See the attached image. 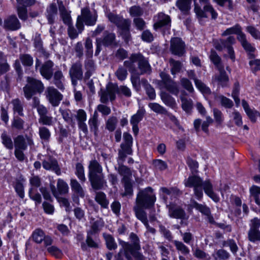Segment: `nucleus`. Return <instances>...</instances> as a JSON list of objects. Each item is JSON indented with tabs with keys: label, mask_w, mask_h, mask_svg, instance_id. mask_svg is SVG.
Returning <instances> with one entry per match:
<instances>
[{
	"label": "nucleus",
	"mask_w": 260,
	"mask_h": 260,
	"mask_svg": "<svg viewBox=\"0 0 260 260\" xmlns=\"http://www.w3.org/2000/svg\"><path fill=\"white\" fill-rule=\"evenodd\" d=\"M184 185L186 187L193 188L194 194L199 200L203 197L204 189L205 194L213 201L218 202L219 201V197L213 191V185L209 179L203 181L200 177L192 175L184 180Z\"/></svg>",
	"instance_id": "obj_1"
},
{
	"label": "nucleus",
	"mask_w": 260,
	"mask_h": 260,
	"mask_svg": "<svg viewBox=\"0 0 260 260\" xmlns=\"http://www.w3.org/2000/svg\"><path fill=\"white\" fill-rule=\"evenodd\" d=\"M123 140L124 142L121 144L120 149L118 150L117 162L119 167L117 171L118 173L123 177V179L126 180L131 176L132 174L130 169L123 165V163L127 155L132 154L133 138L129 134L124 133Z\"/></svg>",
	"instance_id": "obj_2"
},
{
	"label": "nucleus",
	"mask_w": 260,
	"mask_h": 260,
	"mask_svg": "<svg viewBox=\"0 0 260 260\" xmlns=\"http://www.w3.org/2000/svg\"><path fill=\"white\" fill-rule=\"evenodd\" d=\"M88 169V178L92 187L95 190L102 189L106 183L102 166L93 159L89 161Z\"/></svg>",
	"instance_id": "obj_3"
},
{
	"label": "nucleus",
	"mask_w": 260,
	"mask_h": 260,
	"mask_svg": "<svg viewBox=\"0 0 260 260\" xmlns=\"http://www.w3.org/2000/svg\"><path fill=\"white\" fill-rule=\"evenodd\" d=\"M98 15L96 12L92 14L88 8H84L81 10V14L77 18L76 26L82 32L84 30V25L93 26L97 21Z\"/></svg>",
	"instance_id": "obj_4"
},
{
	"label": "nucleus",
	"mask_w": 260,
	"mask_h": 260,
	"mask_svg": "<svg viewBox=\"0 0 260 260\" xmlns=\"http://www.w3.org/2000/svg\"><path fill=\"white\" fill-rule=\"evenodd\" d=\"M156 201V197L153 189L149 187L140 190L137 197V205L143 207L145 209L152 207Z\"/></svg>",
	"instance_id": "obj_5"
},
{
	"label": "nucleus",
	"mask_w": 260,
	"mask_h": 260,
	"mask_svg": "<svg viewBox=\"0 0 260 260\" xmlns=\"http://www.w3.org/2000/svg\"><path fill=\"white\" fill-rule=\"evenodd\" d=\"M27 84L23 87V92L27 100H30L36 93H42L44 90L42 82L32 77L27 78Z\"/></svg>",
	"instance_id": "obj_6"
},
{
	"label": "nucleus",
	"mask_w": 260,
	"mask_h": 260,
	"mask_svg": "<svg viewBox=\"0 0 260 260\" xmlns=\"http://www.w3.org/2000/svg\"><path fill=\"white\" fill-rule=\"evenodd\" d=\"M235 43V38L233 36H230L225 40L220 39L215 41L214 45L216 49L218 51H221L224 48H226L230 58L234 61L235 59V56L233 48L231 45Z\"/></svg>",
	"instance_id": "obj_7"
},
{
	"label": "nucleus",
	"mask_w": 260,
	"mask_h": 260,
	"mask_svg": "<svg viewBox=\"0 0 260 260\" xmlns=\"http://www.w3.org/2000/svg\"><path fill=\"white\" fill-rule=\"evenodd\" d=\"M47 100L53 107L58 106L63 99V95L53 86H48L45 91Z\"/></svg>",
	"instance_id": "obj_8"
},
{
	"label": "nucleus",
	"mask_w": 260,
	"mask_h": 260,
	"mask_svg": "<svg viewBox=\"0 0 260 260\" xmlns=\"http://www.w3.org/2000/svg\"><path fill=\"white\" fill-rule=\"evenodd\" d=\"M160 76L161 78V80L159 82L160 87L165 88L174 95H177L179 90L177 83L171 79L169 75L165 73H161Z\"/></svg>",
	"instance_id": "obj_9"
},
{
	"label": "nucleus",
	"mask_w": 260,
	"mask_h": 260,
	"mask_svg": "<svg viewBox=\"0 0 260 260\" xmlns=\"http://www.w3.org/2000/svg\"><path fill=\"white\" fill-rule=\"evenodd\" d=\"M250 229L248 232V239L252 242L260 241V220L257 217H254L250 220Z\"/></svg>",
	"instance_id": "obj_10"
},
{
	"label": "nucleus",
	"mask_w": 260,
	"mask_h": 260,
	"mask_svg": "<svg viewBox=\"0 0 260 260\" xmlns=\"http://www.w3.org/2000/svg\"><path fill=\"white\" fill-rule=\"evenodd\" d=\"M170 51L171 53L179 57L185 53V43L179 38H173L171 40Z\"/></svg>",
	"instance_id": "obj_11"
},
{
	"label": "nucleus",
	"mask_w": 260,
	"mask_h": 260,
	"mask_svg": "<svg viewBox=\"0 0 260 260\" xmlns=\"http://www.w3.org/2000/svg\"><path fill=\"white\" fill-rule=\"evenodd\" d=\"M82 66L80 61L76 62L72 65L69 70V75L72 84L75 86L77 81L82 80L83 78Z\"/></svg>",
	"instance_id": "obj_12"
},
{
	"label": "nucleus",
	"mask_w": 260,
	"mask_h": 260,
	"mask_svg": "<svg viewBox=\"0 0 260 260\" xmlns=\"http://www.w3.org/2000/svg\"><path fill=\"white\" fill-rule=\"evenodd\" d=\"M15 148L26 150L27 146L34 145V141L31 136L18 135L14 139Z\"/></svg>",
	"instance_id": "obj_13"
},
{
	"label": "nucleus",
	"mask_w": 260,
	"mask_h": 260,
	"mask_svg": "<svg viewBox=\"0 0 260 260\" xmlns=\"http://www.w3.org/2000/svg\"><path fill=\"white\" fill-rule=\"evenodd\" d=\"M167 207L168 209V215L171 218L181 220L187 219L188 216L186 215L185 211L181 207L170 204L167 205Z\"/></svg>",
	"instance_id": "obj_14"
},
{
	"label": "nucleus",
	"mask_w": 260,
	"mask_h": 260,
	"mask_svg": "<svg viewBox=\"0 0 260 260\" xmlns=\"http://www.w3.org/2000/svg\"><path fill=\"white\" fill-rule=\"evenodd\" d=\"M42 166L45 170L53 171L57 175L61 174L60 169L57 160L51 156H48L43 160Z\"/></svg>",
	"instance_id": "obj_15"
},
{
	"label": "nucleus",
	"mask_w": 260,
	"mask_h": 260,
	"mask_svg": "<svg viewBox=\"0 0 260 260\" xmlns=\"http://www.w3.org/2000/svg\"><path fill=\"white\" fill-rule=\"evenodd\" d=\"M194 12L196 14L200 17L207 18L208 17L207 13H210L211 17L213 19H215L217 17V13L210 4H206L203 9H202L200 7L195 5Z\"/></svg>",
	"instance_id": "obj_16"
},
{
	"label": "nucleus",
	"mask_w": 260,
	"mask_h": 260,
	"mask_svg": "<svg viewBox=\"0 0 260 260\" xmlns=\"http://www.w3.org/2000/svg\"><path fill=\"white\" fill-rule=\"evenodd\" d=\"M188 77L194 81L196 87L204 94H210L211 93L210 89L207 87L201 80L197 78L195 72L193 70L187 71Z\"/></svg>",
	"instance_id": "obj_17"
},
{
	"label": "nucleus",
	"mask_w": 260,
	"mask_h": 260,
	"mask_svg": "<svg viewBox=\"0 0 260 260\" xmlns=\"http://www.w3.org/2000/svg\"><path fill=\"white\" fill-rule=\"evenodd\" d=\"M119 244L121 247L117 255L121 257L124 256L126 260H132V255H133L135 251L132 245L123 241H120Z\"/></svg>",
	"instance_id": "obj_18"
},
{
	"label": "nucleus",
	"mask_w": 260,
	"mask_h": 260,
	"mask_svg": "<svg viewBox=\"0 0 260 260\" xmlns=\"http://www.w3.org/2000/svg\"><path fill=\"white\" fill-rule=\"evenodd\" d=\"M155 23L153 25L154 29H157L165 26L170 25L171 18L170 16L163 13H159L154 17Z\"/></svg>",
	"instance_id": "obj_19"
},
{
	"label": "nucleus",
	"mask_w": 260,
	"mask_h": 260,
	"mask_svg": "<svg viewBox=\"0 0 260 260\" xmlns=\"http://www.w3.org/2000/svg\"><path fill=\"white\" fill-rule=\"evenodd\" d=\"M145 111L141 109L138 110L137 112L133 115L130 120V123L133 126V131L135 135H137L139 132L138 124L141 121L145 114Z\"/></svg>",
	"instance_id": "obj_20"
},
{
	"label": "nucleus",
	"mask_w": 260,
	"mask_h": 260,
	"mask_svg": "<svg viewBox=\"0 0 260 260\" xmlns=\"http://www.w3.org/2000/svg\"><path fill=\"white\" fill-rule=\"evenodd\" d=\"M57 4L60 17L63 23L67 25L70 24L72 22V18L70 14L71 12L66 9L62 1L57 0Z\"/></svg>",
	"instance_id": "obj_21"
},
{
	"label": "nucleus",
	"mask_w": 260,
	"mask_h": 260,
	"mask_svg": "<svg viewBox=\"0 0 260 260\" xmlns=\"http://www.w3.org/2000/svg\"><path fill=\"white\" fill-rule=\"evenodd\" d=\"M238 40L240 42L242 47L248 53L249 58H253V53L255 51V48L247 40L246 35L244 34H241L238 37Z\"/></svg>",
	"instance_id": "obj_22"
},
{
	"label": "nucleus",
	"mask_w": 260,
	"mask_h": 260,
	"mask_svg": "<svg viewBox=\"0 0 260 260\" xmlns=\"http://www.w3.org/2000/svg\"><path fill=\"white\" fill-rule=\"evenodd\" d=\"M53 66L54 63L52 61L47 60L42 64L40 69L41 75L47 80L50 79L53 75Z\"/></svg>",
	"instance_id": "obj_23"
},
{
	"label": "nucleus",
	"mask_w": 260,
	"mask_h": 260,
	"mask_svg": "<svg viewBox=\"0 0 260 260\" xmlns=\"http://www.w3.org/2000/svg\"><path fill=\"white\" fill-rule=\"evenodd\" d=\"M4 26L9 30H16L20 28L21 24L17 17L12 15L4 20Z\"/></svg>",
	"instance_id": "obj_24"
},
{
	"label": "nucleus",
	"mask_w": 260,
	"mask_h": 260,
	"mask_svg": "<svg viewBox=\"0 0 260 260\" xmlns=\"http://www.w3.org/2000/svg\"><path fill=\"white\" fill-rule=\"evenodd\" d=\"M92 58V57H86L84 61V67L86 70V72L84 75L85 79H88L95 70L96 67Z\"/></svg>",
	"instance_id": "obj_25"
},
{
	"label": "nucleus",
	"mask_w": 260,
	"mask_h": 260,
	"mask_svg": "<svg viewBox=\"0 0 260 260\" xmlns=\"http://www.w3.org/2000/svg\"><path fill=\"white\" fill-rule=\"evenodd\" d=\"M70 186L72 191L76 196L81 198H83L85 197V191L83 188L76 179H71Z\"/></svg>",
	"instance_id": "obj_26"
},
{
	"label": "nucleus",
	"mask_w": 260,
	"mask_h": 260,
	"mask_svg": "<svg viewBox=\"0 0 260 260\" xmlns=\"http://www.w3.org/2000/svg\"><path fill=\"white\" fill-rule=\"evenodd\" d=\"M138 68L141 72L140 74L150 73L151 72V67L148 61L140 53L138 58Z\"/></svg>",
	"instance_id": "obj_27"
},
{
	"label": "nucleus",
	"mask_w": 260,
	"mask_h": 260,
	"mask_svg": "<svg viewBox=\"0 0 260 260\" xmlns=\"http://www.w3.org/2000/svg\"><path fill=\"white\" fill-rule=\"evenodd\" d=\"M140 53L133 54L131 55L129 58L127 60L124 62V66L127 69L129 72L133 73L136 72L135 63H138V58Z\"/></svg>",
	"instance_id": "obj_28"
},
{
	"label": "nucleus",
	"mask_w": 260,
	"mask_h": 260,
	"mask_svg": "<svg viewBox=\"0 0 260 260\" xmlns=\"http://www.w3.org/2000/svg\"><path fill=\"white\" fill-rule=\"evenodd\" d=\"M218 70L219 71V75L215 76L214 80L222 87L226 86L229 81L228 76L224 70L223 67L218 69Z\"/></svg>",
	"instance_id": "obj_29"
},
{
	"label": "nucleus",
	"mask_w": 260,
	"mask_h": 260,
	"mask_svg": "<svg viewBox=\"0 0 260 260\" xmlns=\"http://www.w3.org/2000/svg\"><path fill=\"white\" fill-rule=\"evenodd\" d=\"M64 76L61 71H56L53 75V83L60 90H63L64 87L63 84Z\"/></svg>",
	"instance_id": "obj_30"
},
{
	"label": "nucleus",
	"mask_w": 260,
	"mask_h": 260,
	"mask_svg": "<svg viewBox=\"0 0 260 260\" xmlns=\"http://www.w3.org/2000/svg\"><path fill=\"white\" fill-rule=\"evenodd\" d=\"M160 96L163 103L167 106L172 108H175L176 107L175 100L169 93L165 91H161Z\"/></svg>",
	"instance_id": "obj_31"
},
{
	"label": "nucleus",
	"mask_w": 260,
	"mask_h": 260,
	"mask_svg": "<svg viewBox=\"0 0 260 260\" xmlns=\"http://www.w3.org/2000/svg\"><path fill=\"white\" fill-rule=\"evenodd\" d=\"M57 13V9L55 4H51L47 9V18L50 24L54 23Z\"/></svg>",
	"instance_id": "obj_32"
},
{
	"label": "nucleus",
	"mask_w": 260,
	"mask_h": 260,
	"mask_svg": "<svg viewBox=\"0 0 260 260\" xmlns=\"http://www.w3.org/2000/svg\"><path fill=\"white\" fill-rule=\"evenodd\" d=\"M115 40V35L114 33L105 31L103 34V38H101V43L104 46H110L114 43Z\"/></svg>",
	"instance_id": "obj_33"
},
{
	"label": "nucleus",
	"mask_w": 260,
	"mask_h": 260,
	"mask_svg": "<svg viewBox=\"0 0 260 260\" xmlns=\"http://www.w3.org/2000/svg\"><path fill=\"white\" fill-rule=\"evenodd\" d=\"M143 208H144L143 207L136 205L134 207V210L137 218L141 220L144 224L148 221V220L146 213L144 211Z\"/></svg>",
	"instance_id": "obj_34"
},
{
	"label": "nucleus",
	"mask_w": 260,
	"mask_h": 260,
	"mask_svg": "<svg viewBox=\"0 0 260 260\" xmlns=\"http://www.w3.org/2000/svg\"><path fill=\"white\" fill-rule=\"evenodd\" d=\"M103 237L105 240L106 247L109 250H112L117 249V243L115 242L114 237L112 235L104 233Z\"/></svg>",
	"instance_id": "obj_35"
},
{
	"label": "nucleus",
	"mask_w": 260,
	"mask_h": 260,
	"mask_svg": "<svg viewBox=\"0 0 260 260\" xmlns=\"http://www.w3.org/2000/svg\"><path fill=\"white\" fill-rule=\"evenodd\" d=\"M2 143L5 147L9 150L13 148V143L12 138L6 131H4L1 135Z\"/></svg>",
	"instance_id": "obj_36"
},
{
	"label": "nucleus",
	"mask_w": 260,
	"mask_h": 260,
	"mask_svg": "<svg viewBox=\"0 0 260 260\" xmlns=\"http://www.w3.org/2000/svg\"><path fill=\"white\" fill-rule=\"evenodd\" d=\"M95 200L103 208L108 207L109 201L107 199L106 194L103 192H98L96 193Z\"/></svg>",
	"instance_id": "obj_37"
},
{
	"label": "nucleus",
	"mask_w": 260,
	"mask_h": 260,
	"mask_svg": "<svg viewBox=\"0 0 260 260\" xmlns=\"http://www.w3.org/2000/svg\"><path fill=\"white\" fill-rule=\"evenodd\" d=\"M241 34H244L242 31L241 27L239 24H236L233 27L227 28L222 34V36H226L232 34H236L238 35L237 38Z\"/></svg>",
	"instance_id": "obj_38"
},
{
	"label": "nucleus",
	"mask_w": 260,
	"mask_h": 260,
	"mask_svg": "<svg viewBox=\"0 0 260 260\" xmlns=\"http://www.w3.org/2000/svg\"><path fill=\"white\" fill-rule=\"evenodd\" d=\"M191 0H177L176 6L183 13H186L190 9Z\"/></svg>",
	"instance_id": "obj_39"
},
{
	"label": "nucleus",
	"mask_w": 260,
	"mask_h": 260,
	"mask_svg": "<svg viewBox=\"0 0 260 260\" xmlns=\"http://www.w3.org/2000/svg\"><path fill=\"white\" fill-rule=\"evenodd\" d=\"M75 174L82 183L86 181L84 173V168L82 164L78 162L76 165Z\"/></svg>",
	"instance_id": "obj_40"
},
{
	"label": "nucleus",
	"mask_w": 260,
	"mask_h": 260,
	"mask_svg": "<svg viewBox=\"0 0 260 260\" xmlns=\"http://www.w3.org/2000/svg\"><path fill=\"white\" fill-rule=\"evenodd\" d=\"M57 188L59 194H64L69 191V186L68 184L62 179H58L57 182Z\"/></svg>",
	"instance_id": "obj_41"
},
{
	"label": "nucleus",
	"mask_w": 260,
	"mask_h": 260,
	"mask_svg": "<svg viewBox=\"0 0 260 260\" xmlns=\"http://www.w3.org/2000/svg\"><path fill=\"white\" fill-rule=\"evenodd\" d=\"M45 233L41 229H36L32 233L31 238L36 243H41L45 238Z\"/></svg>",
	"instance_id": "obj_42"
},
{
	"label": "nucleus",
	"mask_w": 260,
	"mask_h": 260,
	"mask_svg": "<svg viewBox=\"0 0 260 260\" xmlns=\"http://www.w3.org/2000/svg\"><path fill=\"white\" fill-rule=\"evenodd\" d=\"M192 207L205 216L209 215V214L211 212L210 208L205 205L199 204L194 201L192 202Z\"/></svg>",
	"instance_id": "obj_43"
},
{
	"label": "nucleus",
	"mask_w": 260,
	"mask_h": 260,
	"mask_svg": "<svg viewBox=\"0 0 260 260\" xmlns=\"http://www.w3.org/2000/svg\"><path fill=\"white\" fill-rule=\"evenodd\" d=\"M250 192L255 203L260 206V187L253 185L250 189Z\"/></svg>",
	"instance_id": "obj_44"
},
{
	"label": "nucleus",
	"mask_w": 260,
	"mask_h": 260,
	"mask_svg": "<svg viewBox=\"0 0 260 260\" xmlns=\"http://www.w3.org/2000/svg\"><path fill=\"white\" fill-rule=\"evenodd\" d=\"M169 62L171 67V72L172 75H174L180 71L182 67V64L180 61L171 58L169 60Z\"/></svg>",
	"instance_id": "obj_45"
},
{
	"label": "nucleus",
	"mask_w": 260,
	"mask_h": 260,
	"mask_svg": "<svg viewBox=\"0 0 260 260\" xmlns=\"http://www.w3.org/2000/svg\"><path fill=\"white\" fill-rule=\"evenodd\" d=\"M39 134L41 140L45 142H49L51 137V133L48 128L45 126L39 127Z\"/></svg>",
	"instance_id": "obj_46"
},
{
	"label": "nucleus",
	"mask_w": 260,
	"mask_h": 260,
	"mask_svg": "<svg viewBox=\"0 0 260 260\" xmlns=\"http://www.w3.org/2000/svg\"><path fill=\"white\" fill-rule=\"evenodd\" d=\"M173 243L176 249L182 254L186 255L189 253L190 250L189 248L182 242L175 240L173 241Z\"/></svg>",
	"instance_id": "obj_47"
},
{
	"label": "nucleus",
	"mask_w": 260,
	"mask_h": 260,
	"mask_svg": "<svg viewBox=\"0 0 260 260\" xmlns=\"http://www.w3.org/2000/svg\"><path fill=\"white\" fill-rule=\"evenodd\" d=\"M85 48V55L86 57H92L93 46L92 41L90 38H86L84 44Z\"/></svg>",
	"instance_id": "obj_48"
},
{
	"label": "nucleus",
	"mask_w": 260,
	"mask_h": 260,
	"mask_svg": "<svg viewBox=\"0 0 260 260\" xmlns=\"http://www.w3.org/2000/svg\"><path fill=\"white\" fill-rule=\"evenodd\" d=\"M12 104L13 106L14 112H17L20 116H23V106L21 102L18 99H16L12 101Z\"/></svg>",
	"instance_id": "obj_49"
},
{
	"label": "nucleus",
	"mask_w": 260,
	"mask_h": 260,
	"mask_svg": "<svg viewBox=\"0 0 260 260\" xmlns=\"http://www.w3.org/2000/svg\"><path fill=\"white\" fill-rule=\"evenodd\" d=\"M19 58L24 66L30 67L33 64L34 60L32 57L28 54H20Z\"/></svg>",
	"instance_id": "obj_50"
},
{
	"label": "nucleus",
	"mask_w": 260,
	"mask_h": 260,
	"mask_svg": "<svg viewBox=\"0 0 260 260\" xmlns=\"http://www.w3.org/2000/svg\"><path fill=\"white\" fill-rule=\"evenodd\" d=\"M148 107L153 112L159 114H166L167 110L166 109L156 103H151L148 104Z\"/></svg>",
	"instance_id": "obj_51"
},
{
	"label": "nucleus",
	"mask_w": 260,
	"mask_h": 260,
	"mask_svg": "<svg viewBox=\"0 0 260 260\" xmlns=\"http://www.w3.org/2000/svg\"><path fill=\"white\" fill-rule=\"evenodd\" d=\"M180 99L183 109L187 112H189L192 107V101L191 99H187L183 96H181Z\"/></svg>",
	"instance_id": "obj_52"
},
{
	"label": "nucleus",
	"mask_w": 260,
	"mask_h": 260,
	"mask_svg": "<svg viewBox=\"0 0 260 260\" xmlns=\"http://www.w3.org/2000/svg\"><path fill=\"white\" fill-rule=\"evenodd\" d=\"M210 58L217 69L223 67L221 64V59L215 51L212 50L211 51Z\"/></svg>",
	"instance_id": "obj_53"
},
{
	"label": "nucleus",
	"mask_w": 260,
	"mask_h": 260,
	"mask_svg": "<svg viewBox=\"0 0 260 260\" xmlns=\"http://www.w3.org/2000/svg\"><path fill=\"white\" fill-rule=\"evenodd\" d=\"M117 123V119L115 116H112L108 118L106 122V128L110 132L115 130Z\"/></svg>",
	"instance_id": "obj_54"
},
{
	"label": "nucleus",
	"mask_w": 260,
	"mask_h": 260,
	"mask_svg": "<svg viewBox=\"0 0 260 260\" xmlns=\"http://www.w3.org/2000/svg\"><path fill=\"white\" fill-rule=\"evenodd\" d=\"M180 83L182 86L187 90L190 93L194 91V89L191 82L190 80L186 78H182L180 80Z\"/></svg>",
	"instance_id": "obj_55"
},
{
	"label": "nucleus",
	"mask_w": 260,
	"mask_h": 260,
	"mask_svg": "<svg viewBox=\"0 0 260 260\" xmlns=\"http://www.w3.org/2000/svg\"><path fill=\"white\" fill-rule=\"evenodd\" d=\"M98 114L97 111H95L93 113L92 117L90 118L88 121V124L90 128L93 129L95 131L98 129Z\"/></svg>",
	"instance_id": "obj_56"
},
{
	"label": "nucleus",
	"mask_w": 260,
	"mask_h": 260,
	"mask_svg": "<svg viewBox=\"0 0 260 260\" xmlns=\"http://www.w3.org/2000/svg\"><path fill=\"white\" fill-rule=\"evenodd\" d=\"M115 75L118 80L120 81H123L127 77V70L122 66L119 67L118 69L115 72Z\"/></svg>",
	"instance_id": "obj_57"
},
{
	"label": "nucleus",
	"mask_w": 260,
	"mask_h": 260,
	"mask_svg": "<svg viewBox=\"0 0 260 260\" xmlns=\"http://www.w3.org/2000/svg\"><path fill=\"white\" fill-rule=\"evenodd\" d=\"M229 253L223 249L217 250L215 254L214 255V258L216 260L218 258L222 260H226L229 258Z\"/></svg>",
	"instance_id": "obj_58"
},
{
	"label": "nucleus",
	"mask_w": 260,
	"mask_h": 260,
	"mask_svg": "<svg viewBox=\"0 0 260 260\" xmlns=\"http://www.w3.org/2000/svg\"><path fill=\"white\" fill-rule=\"evenodd\" d=\"M131 21L128 19L122 18L117 26L122 31L129 30Z\"/></svg>",
	"instance_id": "obj_59"
},
{
	"label": "nucleus",
	"mask_w": 260,
	"mask_h": 260,
	"mask_svg": "<svg viewBox=\"0 0 260 260\" xmlns=\"http://www.w3.org/2000/svg\"><path fill=\"white\" fill-rule=\"evenodd\" d=\"M240 87L239 84L238 83H235L234 84V87L232 92V97L234 99L235 103L237 106H238L240 104V99L239 98V94Z\"/></svg>",
	"instance_id": "obj_60"
},
{
	"label": "nucleus",
	"mask_w": 260,
	"mask_h": 260,
	"mask_svg": "<svg viewBox=\"0 0 260 260\" xmlns=\"http://www.w3.org/2000/svg\"><path fill=\"white\" fill-rule=\"evenodd\" d=\"M246 30L253 38L260 40V31L255 27L251 25L248 26L246 27Z\"/></svg>",
	"instance_id": "obj_61"
},
{
	"label": "nucleus",
	"mask_w": 260,
	"mask_h": 260,
	"mask_svg": "<svg viewBox=\"0 0 260 260\" xmlns=\"http://www.w3.org/2000/svg\"><path fill=\"white\" fill-rule=\"evenodd\" d=\"M153 165L156 170L159 171H164L166 170L168 167L167 163L160 159H156L153 160Z\"/></svg>",
	"instance_id": "obj_62"
},
{
	"label": "nucleus",
	"mask_w": 260,
	"mask_h": 260,
	"mask_svg": "<svg viewBox=\"0 0 260 260\" xmlns=\"http://www.w3.org/2000/svg\"><path fill=\"white\" fill-rule=\"evenodd\" d=\"M68 25V34L71 39H75L77 38L78 35L81 33L79 32L78 29L77 30L72 25H71V23Z\"/></svg>",
	"instance_id": "obj_63"
},
{
	"label": "nucleus",
	"mask_w": 260,
	"mask_h": 260,
	"mask_svg": "<svg viewBox=\"0 0 260 260\" xmlns=\"http://www.w3.org/2000/svg\"><path fill=\"white\" fill-rule=\"evenodd\" d=\"M250 69L253 73L260 71V59H255L251 60L249 62Z\"/></svg>",
	"instance_id": "obj_64"
}]
</instances>
